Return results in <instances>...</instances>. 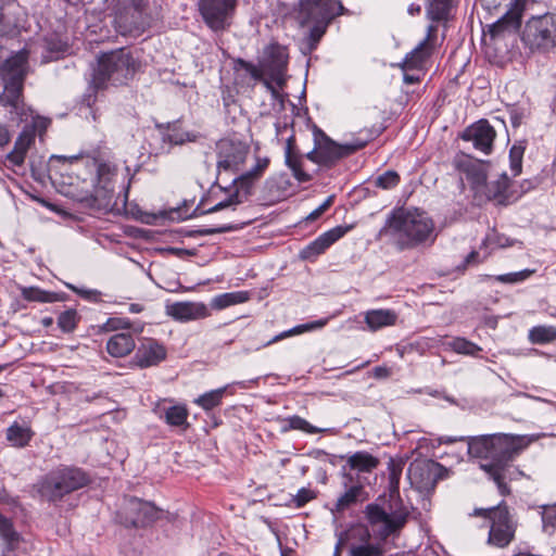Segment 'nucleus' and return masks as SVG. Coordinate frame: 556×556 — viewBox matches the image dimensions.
Returning <instances> with one entry per match:
<instances>
[{
    "label": "nucleus",
    "instance_id": "51",
    "mask_svg": "<svg viewBox=\"0 0 556 556\" xmlns=\"http://www.w3.org/2000/svg\"><path fill=\"white\" fill-rule=\"evenodd\" d=\"M533 273H534V270L525 269V270L517 271V273H509V274H505V275H498V276L495 277V279L497 281H500V282H503V283H516V282H520V281L526 280Z\"/></svg>",
    "mask_w": 556,
    "mask_h": 556
},
{
    "label": "nucleus",
    "instance_id": "5",
    "mask_svg": "<svg viewBox=\"0 0 556 556\" xmlns=\"http://www.w3.org/2000/svg\"><path fill=\"white\" fill-rule=\"evenodd\" d=\"M339 0H300L298 21L301 26L312 25L309 39L315 46L326 31L328 24L343 12Z\"/></svg>",
    "mask_w": 556,
    "mask_h": 556
},
{
    "label": "nucleus",
    "instance_id": "40",
    "mask_svg": "<svg viewBox=\"0 0 556 556\" xmlns=\"http://www.w3.org/2000/svg\"><path fill=\"white\" fill-rule=\"evenodd\" d=\"M529 339L532 343L544 344L556 339V329L552 326L534 327L529 332Z\"/></svg>",
    "mask_w": 556,
    "mask_h": 556
},
{
    "label": "nucleus",
    "instance_id": "16",
    "mask_svg": "<svg viewBox=\"0 0 556 556\" xmlns=\"http://www.w3.org/2000/svg\"><path fill=\"white\" fill-rule=\"evenodd\" d=\"M353 228L349 226H337L316 238L313 242L306 245L300 252L302 260H314L318 255L323 254L330 245L342 238L348 231Z\"/></svg>",
    "mask_w": 556,
    "mask_h": 556
},
{
    "label": "nucleus",
    "instance_id": "6",
    "mask_svg": "<svg viewBox=\"0 0 556 556\" xmlns=\"http://www.w3.org/2000/svg\"><path fill=\"white\" fill-rule=\"evenodd\" d=\"M135 70V60L129 52L123 49L112 51L99 59L92 84L97 89L106 87L108 83L121 85L132 77Z\"/></svg>",
    "mask_w": 556,
    "mask_h": 556
},
{
    "label": "nucleus",
    "instance_id": "38",
    "mask_svg": "<svg viewBox=\"0 0 556 556\" xmlns=\"http://www.w3.org/2000/svg\"><path fill=\"white\" fill-rule=\"evenodd\" d=\"M328 319H319V320H316V321H313V323H308V324H304V325H299L290 330H287V331H283L279 334H277L276 337H274L271 340H269L265 346H268L279 340H282L287 337H290V336H294V334H300V333H303L305 331H309V330H314V329H318V328H323L326 324H327Z\"/></svg>",
    "mask_w": 556,
    "mask_h": 556
},
{
    "label": "nucleus",
    "instance_id": "32",
    "mask_svg": "<svg viewBox=\"0 0 556 556\" xmlns=\"http://www.w3.org/2000/svg\"><path fill=\"white\" fill-rule=\"evenodd\" d=\"M60 478L66 486L67 492L71 493L77 489L85 486L88 483L86 473L78 468H64L58 470Z\"/></svg>",
    "mask_w": 556,
    "mask_h": 556
},
{
    "label": "nucleus",
    "instance_id": "37",
    "mask_svg": "<svg viewBox=\"0 0 556 556\" xmlns=\"http://www.w3.org/2000/svg\"><path fill=\"white\" fill-rule=\"evenodd\" d=\"M300 430L305 433H320L324 429L312 426L306 419L300 416H291L281 420V431Z\"/></svg>",
    "mask_w": 556,
    "mask_h": 556
},
{
    "label": "nucleus",
    "instance_id": "63",
    "mask_svg": "<svg viewBox=\"0 0 556 556\" xmlns=\"http://www.w3.org/2000/svg\"><path fill=\"white\" fill-rule=\"evenodd\" d=\"M334 201V195H329L323 204L319 205V208L324 212H326L333 203Z\"/></svg>",
    "mask_w": 556,
    "mask_h": 556
},
{
    "label": "nucleus",
    "instance_id": "8",
    "mask_svg": "<svg viewBox=\"0 0 556 556\" xmlns=\"http://www.w3.org/2000/svg\"><path fill=\"white\" fill-rule=\"evenodd\" d=\"M28 52L21 50L8 58L0 67L4 83V98L8 103L17 106L23 92V83L28 73Z\"/></svg>",
    "mask_w": 556,
    "mask_h": 556
},
{
    "label": "nucleus",
    "instance_id": "47",
    "mask_svg": "<svg viewBox=\"0 0 556 556\" xmlns=\"http://www.w3.org/2000/svg\"><path fill=\"white\" fill-rule=\"evenodd\" d=\"M78 317L75 309H67L60 314L58 325L64 332H72L77 325Z\"/></svg>",
    "mask_w": 556,
    "mask_h": 556
},
{
    "label": "nucleus",
    "instance_id": "30",
    "mask_svg": "<svg viewBox=\"0 0 556 556\" xmlns=\"http://www.w3.org/2000/svg\"><path fill=\"white\" fill-rule=\"evenodd\" d=\"M346 464L351 469L358 472H371L379 466L380 462L370 453L359 451L348 456Z\"/></svg>",
    "mask_w": 556,
    "mask_h": 556
},
{
    "label": "nucleus",
    "instance_id": "46",
    "mask_svg": "<svg viewBox=\"0 0 556 556\" xmlns=\"http://www.w3.org/2000/svg\"><path fill=\"white\" fill-rule=\"evenodd\" d=\"M224 392L225 388L213 390L199 396L194 402L202 408L208 410L220 403Z\"/></svg>",
    "mask_w": 556,
    "mask_h": 556
},
{
    "label": "nucleus",
    "instance_id": "48",
    "mask_svg": "<svg viewBox=\"0 0 556 556\" xmlns=\"http://www.w3.org/2000/svg\"><path fill=\"white\" fill-rule=\"evenodd\" d=\"M523 152L525 148L520 144H514L510 148L509 161L514 176H517L521 173Z\"/></svg>",
    "mask_w": 556,
    "mask_h": 556
},
{
    "label": "nucleus",
    "instance_id": "41",
    "mask_svg": "<svg viewBox=\"0 0 556 556\" xmlns=\"http://www.w3.org/2000/svg\"><path fill=\"white\" fill-rule=\"evenodd\" d=\"M447 346L458 354L469 356H476L482 350L479 345L465 338H455L447 343Z\"/></svg>",
    "mask_w": 556,
    "mask_h": 556
},
{
    "label": "nucleus",
    "instance_id": "3",
    "mask_svg": "<svg viewBox=\"0 0 556 556\" xmlns=\"http://www.w3.org/2000/svg\"><path fill=\"white\" fill-rule=\"evenodd\" d=\"M433 222L424 212L399 211L387 222L382 231L389 235L400 250L412 249L433 233Z\"/></svg>",
    "mask_w": 556,
    "mask_h": 556
},
{
    "label": "nucleus",
    "instance_id": "11",
    "mask_svg": "<svg viewBox=\"0 0 556 556\" xmlns=\"http://www.w3.org/2000/svg\"><path fill=\"white\" fill-rule=\"evenodd\" d=\"M445 468L432 459H415L410 463L407 477L410 485L420 493L434 490L438 481L443 478Z\"/></svg>",
    "mask_w": 556,
    "mask_h": 556
},
{
    "label": "nucleus",
    "instance_id": "28",
    "mask_svg": "<svg viewBox=\"0 0 556 556\" xmlns=\"http://www.w3.org/2000/svg\"><path fill=\"white\" fill-rule=\"evenodd\" d=\"M63 483V480L60 478L58 471L51 472L48 475L39 485V492L41 496L47 498L48 501H58L61 500L65 494H68L66 486Z\"/></svg>",
    "mask_w": 556,
    "mask_h": 556
},
{
    "label": "nucleus",
    "instance_id": "50",
    "mask_svg": "<svg viewBox=\"0 0 556 556\" xmlns=\"http://www.w3.org/2000/svg\"><path fill=\"white\" fill-rule=\"evenodd\" d=\"M400 181V176L394 170H388L386 173H383L382 175H380L379 177H377L376 179V186L381 188V189H391L393 187H395Z\"/></svg>",
    "mask_w": 556,
    "mask_h": 556
},
{
    "label": "nucleus",
    "instance_id": "4",
    "mask_svg": "<svg viewBox=\"0 0 556 556\" xmlns=\"http://www.w3.org/2000/svg\"><path fill=\"white\" fill-rule=\"evenodd\" d=\"M160 17V8L149 0H127L115 11L114 26L123 36H139Z\"/></svg>",
    "mask_w": 556,
    "mask_h": 556
},
{
    "label": "nucleus",
    "instance_id": "12",
    "mask_svg": "<svg viewBox=\"0 0 556 556\" xmlns=\"http://www.w3.org/2000/svg\"><path fill=\"white\" fill-rule=\"evenodd\" d=\"M269 160L267 157H257L256 164L252 169L242 174L233 180L236 186V193L230 195L226 201L219 202L213 207L207 210V213L220 211L223 208L237 205L242 202L241 193L245 197L251 193L254 184L262 177L264 170L268 167Z\"/></svg>",
    "mask_w": 556,
    "mask_h": 556
},
{
    "label": "nucleus",
    "instance_id": "7",
    "mask_svg": "<svg viewBox=\"0 0 556 556\" xmlns=\"http://www.w3.org/2000/svg\"><path fill=\"white\" fill-rule=\"evenodd\" d=\"M473 516H481L490 520L488 543L496 547H506L515 538L517 521L510 515L508 507L501 503L491 508H477Z\"/></svg>",
    "mask_w": 556,
    "mask_h": 556
},
{
    "label": "nucleus",
    "instance_id": "21",
    "mask_svg": "<svg viewBox=\"0 0 556 556\" xmlns=\"http://www.w3.org/2000/svg\"><path fill=\"white\" fill-rule=\"evenodd\" d=\"M323 155L325 159V165H331L336 161L351 153L359 150L364 147V143H353V144H337L328 137H323L320 141L317 142Z\"/></svg>",
    "mask_w": 556,
    "mask_h": 556
},
{
    "label": "nucleus",
    "instance_id": "1",
    "mask_svg": "<svg viewBox=\"0 0 556 556\" xmlns=\"http://www.w3.org/2000/svg\"><path fill=\"white\" fill-rule=\"evenodd\" d=\"M365 514L379 541L371 542V533L367 527L354 526L340 535L337 553L341 546H346L349 556H384L383 542L391 535H397L408 518V511L401 503L390 506L389 510L377 504H369Z\"/></svg>",
    "mask_w": 556,
    "mask_h": 556
},
{
    "label": "nucleus",
    "instance_id": "42",
    "mask_svg": "<svg viewBox=\"0 0 556 556\" xmlns=\"http://www.w3.org/2000/svg\"><path fill=\"white\" fill-rule=\"evenodd\" d=\"M451 11V0H431L428 15L433 21H445Z\"/></svg>",
    "mask_w": 556,
    "mask_h": 556
},
{
    "label": "nucleus",
    "instance_id": "61",
    "mask_svg": "<svg viewBox=\"0 0 556 556\" xmlns=\"http://www.w3.org/2000/svg\"><path fill=\"white\" fill-rule=\"evenodd\" d=\"M66 286L67 288H70L71 290L75 291L76 293L80 294L84 298H89L91 294H93V291L80 290L70 283H67Z\"/></svg>",
    "mask_w": 556,
    "mask_h": 556
},
{
    "label": "nucleus",
    "instance_id": "29",
    "mask_svg": "<svg viewBox=\"0 0 556 556\" xmlns=\"http://www.w3.org/2000/svg\"><path fill=\"white\" fill-rule=\"evenodd\" d=\"M136 346L130 333H116L106 343V351L113 357H124L130 354Z\"/></svg>",
    "mask_w": 556,
    "mask_h": 556
},
{
    "label": "nucleus",
    "instance_id": "43",
    "mask_svg": "<svg viewBox=\"0 0 556 556\" xmlns=\"http://www.w3.org/2000/svg\"><path fill=\"white\" fill-rule=\"evenodd\" d=\"M508 181L507 177L504 174L501 179H497L496 181L486 182V186L481 194V198H484L485 200H493L498 197H501L507 189Z\"/></svg>",
    "mask_w": 556,
    "mask_h": 556
},
{
    "label": "nucleus",
    "instance_id": "19",
    "mask_svg": "<svg viewBox=\"0 0 556 556\" xmlns=\"http://www.w3.org/2000/svg\"><path fill=\"white\" fill-rule=\"evenodd\" d=\"M437 39V27L430 25L426 38L406 55L403 61V70L420 68L424 62L431 55Z\"/></svg>",
    "mask_w": 556,
    "mask_h": 556
},
{
    "label": "nucleus",
    "instance_id": "20",
    "mask_svg": "<svg viewBox=\"0 0 556 556\" xmlns=\"http://www.w3.org/2000/svg\"><path fill=\"white\" fill-rule=\"evenodd\" d=\"M166 314L178 321H190L207 317L208 309L199 302H175L166 305Z\"/></svg>",
    "mask_w": 556,
    "mask_h": 556
},
{
    "label": "nucleus",
    "instance_id": "25",
    "mask_svg": "<svg viewBox=\"0 0 556 556\" xmlns=\"http://www.w3.org/2000/svg\"><path fill=\"white\" fill-rule=\"evenodd\" d=\"M302 161L303 156L295 149L294 138L290 137L286 144L285 163L299 182H306L311 180V175L302 169Z\"/></svg>",
    "mask_w": 556,
    "mask_h": 556
},
{
    "label": "nucleus",
    "instance_id": "26",
    "mask_svg": "<svg viewBox=\"0 0 556 556\" xmlns=\"http://www.w3.org/2000/svg\"><path fill=\"white\" fill-rule=\"evenodd\" d=\"M34 141V129L25 128L17 137L13 150L7 155V160L14 166H21L24 163L27 151Z\"/></svg>",
    "mask_w": 556,
    "mask_h": 556
},
{
    "label": "nucleus",
    "instance_id": "33",
    "mask_svg": "<svg viewBox=\"0 0 556 556\" xmlns=\"http://www.w3.org/2000/svg\"><path fill=\"white\" fill-rule=\"evenodd\" d=\"M45 49L49 55H45L46 61L56 60L64 55L70 47L59 34H52L45 38Z\"/></svg>",
    "mask_w": 556,
    "mask_h": 556
},
{
    "label": "nucleus",
    "instance_id": "45",
    "mask_svg": "<svg viewBox=\"0 0 556 556\" xmlns=\"http://www.w3.org/2000/svg\"><path fill=\"white\" fill-rule=\"evenodd\" d=\"M188 410L184 406H172L165 412V420L170 426H184L187 424Z\"/></svg>",
    "mask_w": 556,
    "mask_h": 556
},
{
    "label": "nucleus",
    "instance_id": "64",
    "mask_svg": "<svg viewBox=\"0 0 556 556\" xmlns=\"http://www.w3.org/2000/svg\"><path fill=\"white\" fill-rule=\"evenodd\" d=\"M334 201V195H329L323 204L319 205V208L324 212H326L333 203Z\"/></svg>",
    "mask_w": 556,
    "mask_h": 556
},
{
    "label": "nucleus",
    "instance_id": "60",
    "mask_svg": "<svg viewBox=\"0 0 556 556\" xmlns=\"http://www.w3.org/2000/svg\"><path fill=\"white\" fill-rule=\"evenodd\" d=\"M229 230H232L231 226H223V227H219V228L205 229V230H203V233H205V235H213V233L226 232V231H229Z\"/></svg>",
    "mask_w": 556,
    "mask_h": 556
},
{
    "label": "nucleus",
    "instance_id": "13",
    "mask_svg": "<svg viewBox=\"0 0 556 556\" xmlns=\"http://www.w3.org/2000/svg\"><path fill=\"white\" fill-rule=\"evenodd\" d=\"M249 148L241 141L222 139L217 142V168L236 172L245 162Z\"/></svg>",
    "mask_w": 556,
    "mask_h": 556
},
{
    "label": "nucleus",
    "instance_id": "31",
    "mask_svg": "<svg viewBox=\"0 0 556 556\" xmlns=\"http://www.w3.org/2000/svg\"><path fill=\"white\" fill-rule=\"evenodd\" d=\"M396 318V314L391 309H372L365 315V321L372 331L382 327L393 326Z\"/></svg>",
    "mask_w": 556,
    "mask_h": 556
},
{
    "label": "nucleus",
    "instance_id": "23",
    "mask_svg": "<svg viewBox=\"0 0 556 556\" xmlns=\"http://www.w3.org/2000/svg\"><path fill=\"white\" fill-rule=\"evenodd\" d=\"M159 128L162 130L163 140L170 144L181 146L187 142H195L202 137L198 131L184 129L179 122L168 123Z\"/></svg>",
    "mask_w": 556,
    "mask_h": 556
},
{
    "label": "nucleus",
    "instance_id": "58",
    "mask_svg": "<svg viewBox=\"0 0 556 556\" xmlns=\"http://www.w3.org/2000/svg\"><path fill=\"white\" fill-rule=\"evenodd\" d=\"M10 139L11 137L8 129L4 126L0 125V147L8 144L10 142Z\"/></svg>",
    "mask_w": 556,
    "mask_h": 556
},
{
    "label": "nucleus",
    "instance_id": "34",
    "mask_svg": "<svg viewBox=\"0 0 556 556\" xmlns=\"http://www.w3.org/2000/svg\"><path fill=\"white\" fill-rule=\"evenodd\" d=\"M0 535L7 544L8 553L3 556H11L10 553L18 547L20 534L14 530L12 522L0 514Z\"/></svg>",
    "mask_w": 556,
    "mask_h": 556
},
{
    "label": "nucleus",
    "instance_id": "35",
    "mask_svg": "<svg viewBox=\"0 0 556 556\" xmlns=\"http://www.w3.org/2000/svg\"><path fill=\"white\" fill-rule=\"evenodd\" d=\"M367 498L363 485L355 484L349 488L336 503V509L343 511L357 502H363Z\"/></svg>",
    "mask_w": 556,
    "mask_h": 556
},
{
    "label": "nucleus",
    "instance_id": "52",
    "mask_svg": "<svg viewBox=\"0 0 556 556\" xmlns=\"http://www.w3.org/2000/svg\"><path fill=\"white\" fill-rule=\"evenodd\" d=\"M389 469V480L390 484L393 489L399 488L400 477L403 470V463L396 462L394 459H390L388 464Z\"/></svg>",
    "mask_w": 556,
    "mask_h": 556
},
{
    "label": "nucleus",
    "instance_id": "9",
    "mask_svg": "<svg viewBox=\"0 0 556 556\" xmlns=\"http://www.w3.org/2000/svg\"><path fill=\"white\" fill-rule=\"evenodd\" d=\"M523 42L531 49H549L556 46V14L531 18L523 30Z\"/></svg>",
    "mask_w": 556,
    "mask_h": 556
},
{
    "label": "nucleus",
    "instance_id": "44",
    "mask_svg": "<svg viewBox=\"0 0 556 556\" xmlns=\"http://www.w3.org/2000/svg\"><path fill=\"white\" fill-rule=\"evenodd\" d=\"M519 25V18L506 14L501 20H498L496 23L491 25L490 27V35L492 38H496L501 36L504 31L508 30L509 28H516Z\"/></svg>",
    "mask_w": 556,
    "mask_h": 556
},
{
    "label": "nucleus",
    "instance_id": "22",
    "mask_svg": "<svg viewBox=\"0 0 556 556\" xmlns=\"http://www.w3.org/2000/svg\"><path fill=\"white\" fill-rule=\"evenodd\" d=\"M166 357V349L156 341L150 340L139 346L135 359L140 368L157 365Z\"/></svg>",
    "mask_w": 556,
    "mask_h": 556
},
{
    "label": "nucleus",
    "instance_id": "2",
    "mask_svg": "<svg viewBox=\"0 0 556 556\" xmlns=\"http://www.w3.org/2000/svg\"><path fill=\"white\" fill-rule=\"evenodd\" d=\"M519 451L516 438L508 434L480 435L468 442L469 455L485 460L480 464V468L496 483L502 495L510 492L507 481L515 473L510 462Z\"/></svg>",
    "mask_w": 556,
    "mask_h": 556
},
{
    "label": "nucleus",
    "instance_id": "54",
    "mask_svg": "<svg viewBox=\"0 0 556 556\" xmlns=\"http://www.w3.org/2000/svg\"><path fill=\"white\" fill-rule=\"evenodd\" d=\"M312 498H314V492L307 489H301L299 490L298 494L294 497V502L296 503V506L301 507L305 505L307 502H309Z\"/></svg>",
    "mask_w": 556,
    "mask_h": 556
},
{
    "label": "nucleus",
    "instance_id": "15",
    "mask_svg": "<svg viewBox=\"0 0 556 556\" xmlns=\"http://www.w3.org/2000/svg\"><path fill=\"white\" fill-rule=\"evenodd\" d=\"M123 513L127 527H144L159 518V509L153 504L135 497L126 501Z\"/></svg>",
    "mask_w": 556,
    "mask_h": 556
},
{
    "label": "nucleus",
    "instance_id": "14",
    "mask_svg": "<svg viewBox=\"0 0 556 556\" xmlns=\"http://www.w3.org/2000/svg\"><path fill=\"white\" fill-rule=\"evenodd\" d=\"M454 166L469 181L476 194L481 197L486 186V165L467 154H458L454 159Z\"/></svg>",
    "mask_w": 556,
    "mask_h": 556
},
{
    "label": "nucleus",
    "instance_id": "62",
    "mask_svg": "<svg viewBox=\"0 0 556 556\" xmlns=\"http://www.w3.org/2000/svg\"><path fill=\"white\" fill-rule=\"evenodd\" d=\"M334 201V195H329L323 204L319 205V208L324 212H326L333 203Z\"/></svg>",
    "mask_w": 556,
    "mask_h": 556
},
{
    "label": "nucleus",
    "instance_id": "55",
    "mask_svg": "<svg viewBox=\"0 0 556 556\" xmlns=\"http://www.w3.org/2000/svg\"><path fill=\"white\" fill-rule=\"evenodd\" d=\"M305 156L313 163H316L318 165H325V159H323L318 143H316L315 149L308 152Z\"/></svg>",
    "mask_w": 556,
    "mask_h": 556
},
{
    "label": "nucleus",
    "instance_id": "17",
    "mask_svg": "<svg viewBox=\"0 0 556 556\" xmlns=\"http://www.w3.org/2000/svg\"><path fill=\"white\" fill-rule=\"evenodd\" d=\"M496 132L494 128L484 119H481L466 128L462 138L471 141L477 150L489 154L492 150Z\"/></svg>",
    "mask_w": 556,
    "mask_h": 556
},
{
    "label": "nucleus",
    "instance_id": "56",
    "mask_svg": "<svg viewBox=\"0 0 556 556\" xmlns=\"http://www.w3.org/2000/svg\"><path fill=\"white\" fill-rule=\"evenodd\" d=\"M108 326L112 330L126 329L129 327V323L121 318H111L108 321Z\"/></svg>",
    "mask_w": 556,
    "mask_h": 556
},
{
    "label": "nucleus",
    "instance_id": "36",
    "mask_svg": "<svg viewBox=\"0 0 556 556\" xmlns=\"http://www.w3.org/2000/svg\"><path fill=\"white\" fill-rule=\"evenodd\" d=\"M21 293L25 300L39 303H53L63 300L60 294L37 287H23Z\"/></svg>",
    "mask_w": 556,
    "mask_h": 556
},
{
    "label": "nucleus",
    "instance_id": "57",
    "mask_svg": "<svg viewBox=\"0 0 556 556\" xmlns=\"http://www.w3.org/2000/svg\"><path fill=\"white\" fill-rule=\"evenodd\" d=\"M372 375L377 379H383L390 377L391 370L386 366H377L372 369Z\"/></svg>",
    "mask_w": 556,
    "mask_h": 556
},
{
    "label": "nucleus",
    "instance_id": "59",
    "mask_svg": "<svg viewBox=\"0 0 556 556\" xmlns=\"http://www.w3.org/2000/svg\"><path fill=\"white\" fill-rule=\"evenodd\" d=\"M78 160L77 155L72 156H64V155H52L51 161H59V162H75Z\"/></svg>",
    "mask_w": 556,
    "mask_h": 556
},
{
    "label": "nucleus",
    "instance_id": "18",
    "mask_svg": "<svg viewBox=\"0 0 556 556\" xmlns=\"http://www.w3.org/2000/svg\"><path fill=\"white\" fill-rule=\"evenodd\" d=\"M288 54L285 48L280 46H270L266 50V56L263 61L265 74L271 80L281 85L287 68Z\"/></svg>",
    "mask_w": 556,
    "mask_h": 556
},
{
    "label": "nucleus",
    "instance_id": "53",
    "mask_svg": "<svg viewBox=\"0 0 556 556\" xmlns=\"http://www.w3.org/2000/svg\"><path fill=\"white\" fill-rule=\"evenodd\" d=\"M242 64L244 65L245 70L250 73V75L254 78V79H258V80H263L264 85L269 89V90H273L274 91V88L271 87L270 83L267 80V79H264L263 76L266 75L265 74V71L263 68V64L261 65V68L256 67L255 65L253 64H250V63H245V62H242Z\"/></svg>",
    "mask_w": 556,
    "mask_h": 556
},
{
    "label": "nucleus",
    "instance_id": "10",
    "mask_svg": "<svg viewBox=\"0 0 556 556\" xmlns=\"http://www.w3.org/2000/svg\"><path fill=\"white\" fill-rule=\"evenodd\" d=\"M238 0H199L200 15L208 28L214 31L227 29L235 15Z\"/></svg>",
    "mask_w": 556,
    "mask_h": 556
},
{
    "label": "nucleus",
    "instance_id": "39",
    "mask_svg": "<svg viewBox=\"0 0 556 556\" xmlns=\"http://www.w3.org/2000/svg\"><path fill=\"white\" fill-rule=\"evenodd\" d=\"M248 300L245 292H231L217 295L212 301V306L222 309L230 305L243 303Z\"/></svg>",
    "mask_w": 556,
    "mask_h": 556
},
{
    "label": "nucleus",
    "instance_id": "24",
    "mask_svg": "<svg viewBox=\"0 0 556 556\" xmlns=\"http://www.w3.org/2000/svg\"><path fill=\"white\" fill-rule=\"evenodd\" d=\"M30 425L26 421H14L5 430V440L15 448L26 447L34 437Z\"/></svg>",
    "mask_w": 556,
    "mask_h": 556
},
{
    "label": "nucleus",
    "instance_id": "49",
    "mask_svg": "<svg viewBox=\"0 0 556 556\" xmlns=\"http://www.w3.org/2000/svg\"><path fill=\"white\" fill-rule=\"evenodd\" d=\"M542 522L544 531L551 534L556 526V505L543 507Z\"/></svg>",
    "mask_w": 556,
    "mask_h": 556
},
{
    "label": "nucleus",
    "instance_id": "27",
    "mask_svg": "<svg viewBox=\"0 0 556 556\" xmlns=\"http://www.w3.org/2000/svg\"><path fill=\"white\" fill-rule=\"evenodd\" d=\"M98 176L99 181L93 191L94 200L99 201L101 204L109 205L113 194V188L111 186V167L108 164H99Z\"/></svg>",
    "mask_w": 556,
    "mask_h": 556
}]
</instances>
